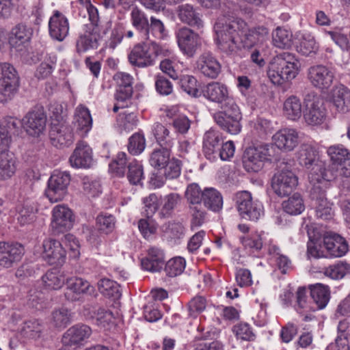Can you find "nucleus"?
<instances>
[{"label": "nucleus", "mask_w": 350, "mask_h": 350, "mask_svg": "<svg viewBox=\"0 0 350 350\" xmlns=\"http://www.w3.org/2000/svg\"><path fill=\"white\" fill-rule=\"evenodd\" d=\"M202 93L205 98L219 105L221 111L213 114L216 124L227 133L236 135L241 131L242 114L234 99L230 96L228 87L218 81L206 85Z\"/></svg>", "instance_id": "nucleus-1"}, {"label": "nucleus", "mask_w": 350, "mask_h": 350, "mask_svg": "<svg viewBox=\"0 0 350 350\" xmlns=\"http://www.w3.org/2000/svg\"><path fill=\"white\" fill-rule=\"evenodd\" d=\"M131 23L145 40H163L167 36L163 23L155 16L148 18L146 12L137 6L131 9Z\"/></svg>", "instance_id": "nucleus-2"}, {"label": "nucleus", "mask_w": 350, "mask_h": 350, "mask_svg": "<svg viewBox=\"0 0 350 350\" xmlns=\"http://www.w3.org/2000/svg\"><path fill=\"white\" fill-rule=\"evenodd\" d=\"M299 64L294 55L283 52L270 62L267 76L273 84L282 85L296 77L299 72Z\"/></svg>", "instance_id": "nucleus-3"}, {"label": "nucleus", "mask_w": 350, "mask_h": 350, "mask_svg": "<svg viewBox=\"0 0 350 350\" xmlns=\"http://www.w3.org/2000/svg\"><path fill=\"white\" fill-rule=\"evenodd\" d=\"M238 24L225 17L219 18L214 25L215 41L217 48L226 55H234L239 50Z\"/></svg>", "instance_id": "nucleus-4"}, {"label": "nucleus", "mask_w": 350, "mask_h": 350, "mask_svg": "<svg viewBox=\"0 0 350 350\" xmlns=\"http://www.w3.org/2000/svg\"><path fill=\"white\" fill-rule=\"evenodd\" d=\"M298 161L301 166L310 170L308 178L311 184L327 180L324 163L319 158L317 150L307 144L301 146Z\"/></svg>", "instance_id": "nucleus-5"}, {"label": "nucleus", "mask_w": 350, "mask_h": 350, "mask_svg": "<svg viewBox=\"0 0 350 350\" xmlns=\"http://www.w3.org/2000/svg\"><path fill=\"white\" fill-rule=\"evenodd\" d=\"M204 189L202 190L197 183L189 184L185 190V197L191 216V228L201 226L206 221L207 212L202 205Z\"/></svg>", "instance_id": "nucleus-6"}, {"label": "nucleus", "mask_w": 350, "mask_h": 350, "mask_svg": "<svg viewBox=\"0 0 350 350\" xmlns=\"http://www.w3.org/2000/svg\"><path fill=\"white\" fill-rule=\"evenodd\" d=\"M150 43L137 44L131 50L128 58L131 64L138 68H147L155 64L156 57L161 53L162 48L155 40Z\"/></svg>", "instance_id": "nucleus-7"}, {"label": "nucleus", "mask_w": 350, "mask_h": 350, "mask_svg": "<svg viewBox=\"0 0 350 350\" xmlns=\"http://www.w3.org/2000/svg\"><path fill=\"white\" fill-rule=\"evenodd\" d=\"M19 85L20 78L16 68L8 62H0V102L12 100Z\"/></svg>", "instance_id": "nucleus-8"}, {"label": "nucleus", "mask_w": 350, "mask_h": 350, "mask_svg": "<svg viewBox=\"0 0 350 350\" xmlns=\"http://www.w3.org/2000/svg\"><path fill=\"white\" fill-rule=\"evenodd\" d=\"M327 180L314 183L310 191V198L315 209L316 216L322 220H329L334 216L332 204L325 196Z\"/></svg>", "instance_id": "nucleus-9"}, {"label": "nucleus", "mask_w": 350, "mask_h": 350, "mask_svg": "<svg viewBox=\"0 0 350 350\" xmlns=\"http://www.w3.org/2000/svg\"><path fill=\"white\" fill-rule=\"evenodd\" d=\"M235 201L239 215L243 219L256 221L263 215L262 204L254 200L252 194L247 191L237 193Z\"/></svg>", "instance_id": "nucleus-10"}, {"label": "nucleus", "mask_w": 350, "mask_h": 350, "mask_svg": "<svg viewBox=\"0 0 350 350\" xmlns=\"http://www.w3.org/2000/svg\"><path fill=\"white\" fill-rule=\"evenodd\" d=\"M70 183V175L68 172L54 171L48 180L44 192L46 197L51 203L62 200L67 193Z\"/></svg>", "instance_id": "nucleus-11"}, {"label": "nucleus", "mask_w": 350, "mask_h": 350, "mask_svg": "<svg viewBox=\"0 0 350 350\" xmlns=\"http://www.w3.org/2000/svg\"><path fill=\"white\" fill-rule=\"evenodd\" d=\"M307 79L310 85L322 92L328 90L335 79L334 70L323 64L313 65L306 72Z\"/></svg>", "instance_id": "nucleus-12"}, {"label": "nucleus", "mask_w": 350, "mask_h": 350, "mask_svg": "<svg viewBox=\"0 0 350 350\" xmlns=\"http://www.w3.org/2000/svg\"><path fill=\"white\" fill-rule=\"evenodd\" d=\"M306 110L304 117L306 122L310 125H320L326 118V109L323 102L314 92L308 94L304 100Z\"/></svg>", "instance_id": "nucleus-13"}, {"label": "nucleus", "mask_w": 350, "mask_h": 350, "mask_svg": "<svg viewBox=\"0 0 350 350\" xmlns=\"http://www.w3.org/2000/svg\"><path fill=\"white\" fill-rule=\"evenodd\" d=\"M270 146L263 144L256 147L247 148L243 154V165L248 172H258L264 165V163L270 160L271 156Z\"/></svg>", "instance_id": "nucleus-14"}, {"label": "nucleus", "mask_w": 350, "mask_h": 350, "mask_svg": "<svg viewBox=\"0 0 350 350\" xmlns=\"http://www.w3.org/2000/svg\"><path fill=\"white\" fill-rule=\"evenodd\" d=\"M175 36L178 48L188 57H193L201 47L202 42L199 34L190 28H179L176 31Z\"/></svg>", "instance_id": "nucleus-15"}, {"label": "nucleus", "mask_w": 350, "mask_h": 350, "mask_svg": "<svg viewBox=\"0 0 350 350\" xmlns=\"http://www.w3.org/2000/svg\"><path fill=\"white\" fill-rule=\"evenodd\" d=\"M52 144L58 148L68 147L74 142V133L71 126L66 121L59 122L57 120L51 121L49 131Z\"/></svg>", "instance_id": "nucleus-16"}, {"label": "nucleus", "mask_w": 350, "mask_h": 350, "mask_svg": "<svg viewBox=\"0 0 350 350\" xmlns=\"http://www.w3.org/2000/svg\"><path fill=\"white\" fill-rule=\"evenodd\" d=\"M46 125V116L42 107L32 109L23 117V129L30 136L39 137L44 132Z\"/></svg>", "instance_id": "nucleus-17"}, {"label": "nucleus", "mask_w": 350, "mask_h": 350, "mask_svg": "<svg viewBox=\"0 0 350 350\" xmlns=\"http://www.w3.org/2000/svg\"><path fill=\"white\" fill-rule=\"evenodd\" d=\"M298 185V178L295 173L288 169H283L272 178L271 187L279 196L290 194Z\"/></svg>", "instance_id": "nucleus-18"}, {"label": "nucleus", "mask_w": 350, "mask_h": 350, "mask_svg": "<svg viewBox=\"0 0 350 350\" xmlns=\"http://www.w3.org/2000/svg\"><path fill=\"white\" fill-rule=\"evenodd\" d=\"M72 211L66 206L59 204L52 211L51 227L53 233L59 234L70 230L74 224Z\"/></svg>", "instance_id": "nucleus-19"}, {"label": "nucleus", "mask_w": 350, "mask_h": 350, "mask_svg": "<svg viewBox=\"0 0 350 350\" xmlns=\"http://www.w3.org/2000/svg\"><path fill=\"white\" fill-rule=\"evenodd\" d=\"M24 254V248L18 243L0 242V267L8 269L18 265Z\"/></svg>", "instance_id": "nucleus-20"}, {"label": "nucleus", "mask_w": 350, "mask_h": 350, "mask_svg": "<svg viewBox=\"0 0 350 350\" xmlns=\"http://www.w3.org/2000/svg\"><path fill=\"white\" fill-rule=\"evenodd\" d=\"M104 35L98 27H87L86 30L80 33L76 40L77 53L81 54L90 50L96 49Z\"/></svg>", "instance_id": "nucleus-21"}, {"label": "nucleus", "mask_w": 350, "mask_h": 350, "mask_svg": "<svg viewBox=\"0 0 350 350\" xmlns=\"http://www.w3.org/2000/svg\"><path fill=\"white\" fill-rule=\"evenodd\" d=\"M72 167L89 168L93 163V152L89 144L84 141L77 143L76 147L69 158Z\"/></svg>", "instance_id": "nucleus-22"}, {"label": "nucleus", "mask_w": 350, "mask_h": 350, "mask_svg": "<svg viewBox=\"0 0 350 350\" xmlns=\"http://www.w3.org/2000/svg\"><path fill=\"white\" fill-rule=\"evenodd\" d=\"M49 31L53 39L63 41L69 33L68 19L60 11L54 10L49 21Z\"/></svg>", "instance_id": "nucleus-23"}, {"label": "nucleus", "mask_w": 350, "mask_h": 350, "mask_svg": "<svg viewBox=\"0 0 350 350\" xmlns=\"http://www.w3.org/2000/svg\"><path fill=\"white\" fill-rule=\"evenodd\" d=\"M42 258L51 265H61L65 262L66 250L62 243L55 239H46L43 242Z\"/></svg>", "instance_id": "nucleus-24"}, {"label": "nucleus", "mask_w": 350, "mask_h": 350, "mask_svg": "<svg viewBox=\"0 0 350 350\" xmlns=\"http://www.w3.org/2000/svg\"><path fill=\"white\" fill-rule=\"evenodd\" d=\"M327 153L332 164L340 168L344 176H350V152L342 145L329 146Z\"/></svg>", "instance_id": "nucleus-25"}, {"label": "nucleus", "mask_w": 350, "mask_h": 350, "mask_svg": "<svg viewBox=\"0 0 350 350\" xmlns=\"http://www.w3.org/2000/svg\"><path fill=\"white\" fill-rule=\"evenodd\" d=\"M67 292L66 297L71 301L78 300L81 295H91L94 293V287L81 278L73 277L66 280Z\"/></svg>", "instance_id": "nucleus-26"}, {"label": "nucleus", "mask_w": 350, "mask_h": 350, "mask_svg": "<svg viewBox=\"0 0 350 350\" xmlns=\"http://www.w3.org/2000/svg\"><path fill=\"white\" fill-rule=\"evenodd\" d=\"M323 243L329 255L333 257L342 256L349 250L347 241L333 232L324 234Z\"/></svg>", "instance_id": "nucleus-27"}, {"label": "nucleus", "mask_w": 350, "mask_h": 350, "mask_svg": "<svg viewBox=\"0 0 350 350\" xmlns=\"http://www.w3.org/2000/svg\"><path fill=\"white\" fill-rule=\"evenodd\" d=\"M197 69L204 76L210 79H216L221 72V64L210 52H204L198 57Z\"/></svg>", "instance_id": "nucleus-28"}, {"label": "nucleus", "mask_w": 350, "mask_h": 350, "mask_svg": "<svg viewBox=\"0 0 350 350\" xmlns=\"http://www.w3.org/2000/svg\"><path fill=\"white\" fill-rule=\"evenodd\" d=\"M178 17L184 24L196 29L204 27V21L200 10L190 4L180 5L178 8Z\"/></svg>", "instance_id": "nucleus-29"}, {"label": "nucleus", "mask_w": 350, "mask_h": 350, "mask_svg": "<svg viewBox=\"0 0 350 350\" xmlns=\"http://www.w3.org/2000/svg\"><path fill=\"white\" fill-rule=\"evenodd\" d=\"M222 142V135L219 132L214 130L206 131L203 137L202 151L204 157L211 161H216Z\"/></svg>", "instance_id": "nucleus-30"}, {"label": "nucleus", "mask_w": 350, "mask_h": 350, "mask_svg": "<svg viewBox=\"0 0 350 350\" xmlns=\"http://www.w3.org/2000/svg\"><path fill=\"white\" fill-rule=\"evenodd\" d=\"M269 30L264 26H258L239 33V49H250L268 36Z\"/></svg>", "instance_id": "nucleus-31"}, {"label": "nucleus", "mask_w": 350, "mask_h": 350, "mask_svg": "<svg viewBox=\"0 0 350 350\" xmlns=\"http://www.w3.org/2000/svg\"><path fill=\"white\" fill-rule=\"evenodd\" d=\"M272 139L275 145L284 151H291L298 144V133L291 129L278 131L273 135Z\"/></svg>", "instance_id": "nucleus-32"}, {"label": "nucleus", "mask_w": 350, "mask_h": 350, "mask_svg": "<svg viewBox=\"0 0 350 350\" xmlns=\"http://www.w3.org/2000/svg\"><path fill=\"white\" fill-rule=\"evenodd\" d=\"M164 263V251L157 246H151L148 250L147 256L142 260V267L151 272L160 271Z\"/></svg>", "instance_id": "nucleus-33"}, {"label": "nucleus", "mask_w": 350, "mask_h": 350, "mask_svg": "<svg viewBox=\"0 0 350 350\" xmlns=\"http://www.w3.org/2000/svg\"><path fill=\"white\" fill-rule=\"evenodd\" d=\"M333 107L340 113L350 110V90L342 84L336 85L332 92L331 98Z\"/></svg>", "instance_id": "nucleus-34"}, {"label": "nucleus", "mask_w": 350, "mask_h": 350, "mask_svg": "<svg viewBox=\"0 0 350 350\" xmlns=\"http://www.w3.org/2000/svg\"><path fill=\"white\" fill-rule=\"evenodd\" d=\"M74 124L77 128V132L81 137L85 136L92 129V118L90 110L86 107L80 105L76 108Z\"/></svg>", "instance_id": "nucleus-35"}, {"label": "nucleus", "mask_w": 350, "mask_h": 350, "mask_svg": "<svg viewBox=\"0 0 350 350\" xmlns=\"http://www.w3.org/2000/svg\"><path fill=\"white\" fill-rule=\"evenodd\" d=\"M91 334L92 329L88 325L77 324L66 331L64 339L70 345H77L89 338Z\"/></svg>", "instance_id": "nucleus-36"}, {"label": "nucleus", "mask_w": 350, "mask_h": 350, "mask_svg": "<svg viewBox=\"0 0 350 350\" xmlns=\"http://www.w3.org/2000/svg\"><path fill=\"white\" fill-rule=\"evenodd\" d=\"M33 33L31 27L23 23L16 25L11 31L8 38L9 44L12 47H18L28 42Z\"/></svg>", "instance_id": "nucleus-37"}, {"label": "nucleus", "mask_w": 350, "mask_h": 350, "mask_svg": "<svg viewBox=\"0 0 350 350\" xmlns=\"http://www.w3.org/2000/svg\"><path fill=\"white\" fill-rule=\"evenodd\" d=\"M202 205L205 209L208 208L214 212L219 211L223 206L221 194L213 187L205 188Z\"/></svg>", "instance_id": "nucleus-38"}, {"label": "nucleus", "mask_w": 350, "mask_h": 350, "mask_svg": "<svg viewBox=\"0 0 350 350\" xmlns=\"http://www.w3.org/2000/svg\"><path fill=\"white\" fill-rule=\"evenodd\" d=\"M152 133L161 148L171 149L175 142V138L170 134L169 129L161 123L153 125Z\"/></svg>", "instance_id": "nucleus-39"}, {"label": "nucleus", "mask_w": 350, "mask_h": 350, "mask_svg": "<svg viewBox=\"0 0 350 350\" xmlns=\"http://www.w3.org/2000/svg\"><path fill=\"white\" fill-rule=\"evenodd\" d=\"M311 299L316 304V309L324 308L329 301L330 293L327 286L317 284L310 288Z\"/></svg>", "instance_id": "nucleus-40"}, {"label": "nucleus", "mask_w": 350, "mask_h": 350, "mask_svg": "<svg viewBox=\"0 0 350 350\" xmlns=\"http://www.w3.org/2000/svg\"><path fill=\"white\" fill-rule=\"evenodd\" d=\"M97 285L99 292L106 297L118 299L122 296L120 285L112 280L101 278Z\"/></svg>", "instance_id": "nucleus-41"}, {"label": "nucleus", "mask_w": 350, "mask_h": 350, "mask_svg": "<svg viewBox=\"0 0 350 350\" xmlns=\"http://www.w3.org/2000/svg\"><path fill=\"white\" fill-rule=\"evenodd\" d=\"M284 116L289 120H298L302 113V105L300 99L291 96L285 100L283 105Z\"/></svg>", "instance_id": "nucleus-42"}, {"label": "nucleus", "mask_w": 350, "mask_h": 350, "mask_svg": "<svg viewBox=\"0 0 350 350\" xmlns=\"http://www.w3.org/2000/svg\"><path fill=\"white\" fill-rule=\"evenodd\" d=\"M16 171L15 159L8 150L0 153V179L10 178Z\"/></svg>", "instance_id": "nucleus-43"}, {"label": "nucleus", "mask_w": 350, "mask_h": 350, "mask_svg": "<svg viewBox=\"0 0 350 350\" xmlns=\"http://www.w3.org/2000/svg\"><path fill=\"white\" fill-rule=\"evenodd\" d=\"M44 325L38 320L25 321L21 329V334L25 338L36 340L42 334Z\"/></svg>", "instance_id": "nucleus-44"}, {"label": "nucleus", "mask_w": 350, "mask_h": 350, "mask_svg": "<svg viewBox=\"0 0 350 350\" xmlns=\"http://www.w3.org/2000/svg\"><path fill=\"white\" fill-rule=\"evenodd\" d=\"M180 196L176 193H171L164 196L162 200V208L159 212L161 219L169 218L172 216L174 208L180 202Z\"/></svg>", "instance_id": "nucleus-45"}, {"label": "nucleus", "mask_w": 350, "mask_h": 350, "mask_svg": "<svg viewBox=\"0 0 350 350\" xmlns=\"http://www.w3.org/2000/svg\"><path fill=\"white\" fill-rule=\"evenodd\" d=\"M284 211L291 215L301 214L305 209V204L301 196L295 193L282 203Z\"/></svg>", "instance_id": "nucleus-46"}, {"label": "nucleus", "mask_w": 350, "mask_h": 350, "mask_svg": "<svg viewBox=\"0 0 350 350\" xmlns=\"http://www.w3.org/2000/svg\"><path fill=\"white\" fill-rule=\"evenodd\" d=\"M16 212V219L21 226L32 223L36 218V209L29 202L18 205Z\"/></svg>", "instance_id": "nucleus-47"}, {"label": "nucleus", "mask_w": 350, "mask_h": 350, "mask_svg": "<svg viewBox=\"0 0 350 350\" xmlns=\"http://www.w3.org/2000/svg\"><path fill=\"white\" fill-rule=\"evenodd\" d=\"M349 273H350V264L343 261L330 265L324 270V274L326 276L334 280L342 279Z\"/></svg>", "instance_id": "nucleus-48"}, {"label": "nucleus", "mask_w": 350, "mask_h": 350, "mask_svg": "<svg viewBox=\"0 0 350 350\" xmlns=\"http://www.w3.org/2000/svg\"><path fill=\"white\" fill-rule=\"evenodd\" d=\"M292 33L285 29L278 27L273 33V43L280 49H288L293 44Z\"/></svg>", "instance_id": "nucleus-49"}, {"label": "nucleus", "mask_w": 350, "mask_h": 350, "mask_svg": "<svg viewBox=\"0 0 350 350\" xmlns=\"http://www.w3.org/2000/svg\"><path fill=\"white\" fill-rule=\"evenodd\" d=\"M170 149L163 148L154 150L150 158V163L155 169L161 170L169 162L170 153Z\"/></svg>", "instance_id": "nucleus-50"}, {"label": "nucleus", "mask_w": 350, "mask_h": 350, "mask_svg": "<svg viewBox=\"0 0 350 350\" xmlns=\"http://www.w3.org/2000/svg\"><path fill=\"white\" fill-rule=\"evenodd\" d=\"M319 49L314 38L309 34H306L301 38L299 45L297 46V51L304 55L308 56L311 54H315Z\"/></svg>", "instance_id": "nucleus-51"}, {"label": "nucleus", "mask_w": 350, "mask_h": 350, "mask_svg": "<svg viewBox=\"0 0 350 350\" xmlns=\"http://www.w3.org/2000/svg\"><path fill=\"white\" fill-rule=\"evenodd\" d=\"M296 310L300 312H307L314 311L316 308L308 300L307 296V289L305 287H299L297 291Z\"/></svg>", "instance_id": "nucleus-52"}, {"label": "nucleus", "mask_w": 350, "mask_h": 350, "mask_svg": "<svg viewBox=\"0 0 350 350\" xmlns=\"http://www.w3.org/2000/svg\"><path fill=\"white\" fill-rule=\"evenodd\" d=\"M185 264V260L182 257L172 258L166 262L164 271L167 276L176 277L183 273Z\"/></svg>", "instance_id": "nucleus-53"}, {"label": "nucleus", "mask_w": 350, "mask_h": 350, "mask_svg": "<svg viewBox=\"0 0 350 350\" xmlns=\"http://www.w3.org/2000/svg\"><path fill=\"white\" fill-rule=\"evenodd\" d=\"M88 13L89 19L91 22L88 27H98L99 30L102 31L103 34H106L111 29V24L110 22L106 23L105 25L99 23V14L98 9L92 4H88L86 6Z\"/></svg>", "instance_id": "nucleus-54"}, {"label": "nucleus", "mask_w": 350, "mask_h": 350, "mask_svg": "<svg viewBox=\"0 0 350 350\" xmlns=\"http://www.w3.org/2000/svg\"><path fill=\"white\" fill-rule=\"evenodd\" d=\"M116 219L113 215L107 213H100L96 217L98 230L104 233H111L115 228Z\"/></svg>", "instance_id": "nucleus-55"}, {"label": "nucleus", "mask_w": 350, "mask_h": 350, "mask_svg": "<svg viewBox=\"0 0 350 350\" xmlns=\"http://www.w3.org/2000/svg\"><path fill=\"white\" fill-rule=\"evenodd\" d=\"M181 89L188 94L198 97L200 92L198 88V81L191 75H183L179 80Z\"/></svg>", "instance_id": "nucleus-56"}, {"label": "nucleus", "mask_w": 350, "mask_h": 350, "mask_svg": "<svg viewBox=\"0 0 350 350\" xmlns=\"http://www.w3.org/2000/svg\"><path fill=\"white\" fill-rule=\"evenodd\" d=\"M43 282L45 286L50 289H59L65 282V278L63 274L59 272L47 271L42 276Z\"/></svg>", "instance_id": "nucleus-57"}, {"label": "nucleus", "mask_w": 350, "mask_h": 350, "mask_svg": "<svg viewBox=\"0 0 350 350\" xmlns=\"http://www.w3.org/2000/svg\"><path fill=\"white\" fill-rule=\"evenodd\" d=\"M92 318L95 320L97 325L102 328L107 329L112 323L113 314L111 312L105 308H98L94 312V315Z\"/></svg>", "instance_id": "nucleus-58"}, {"label": "nucleus", "mask_w": 350, "mask_h": 350, "mask_svg": "<svg viewBox=\"0 0 350 350\" xmlns=\"http://www.w3.org/2000/svg\"><path fill=\"white\" fill-rule=\"evenodd\" d=\"M127 178L132 185L140 184L144 178L142 165L137 161H133L128 165Z\"/></svg>", "instance_id": "nucleus-59"}, {"label": "nucleus", "mask_w": 350, "mask_h": 350, "mask_svg": "<svg viewBox=\"0 0 350 350\" xmlns=\"http://www.w3.org/2000/svg\"><path fill=\"white\" fill-rule=\"evenodd\" d=\"M56 64V57H49L42 62L36 69L35 76L39 79H44L49 77L54 70Z\"/></svg>", "instance_id": "nucleus-60"}, {"label": "nucleus", "mask_w": 350, "mask_h": 350, "mask_svg": "<svg viewBox=\"0 0 350 350\" xmlns=\"http://www.w3.org/2000/svg\"><path fill=\"white\" fill-rule=\"evenodd\" d=\"M145 146L146 140L144 135L136 133L129 138L128 150L133 155L139 154L144 150Z\"/></svg>", "instance_id": "nucleus-61"}, {"label": "nucleus", "mask_w": 350, "mask_h": 350, "mask_svg": "<svg viewBox=\"0 0 350 350\" xmlns=\"http://www.w3.org/2000/svg\"><path fill=\"white\" fill-rule=\"evenodd\" d=\"M126 161V154L123 152H119L109 164V170L117 176L123 177L125 174Z\"/></svg>", "instance_id": "nucleus-62"}, {"label": "nucleus", "mask_w": 350, "mask_h": 350, "mask_svg": "<svg viewBox=\"0 0 350 350\" xmlns=\"http://www.w3.org/2000/svg\"><path fill=\"white\" fill-rule=\"evenodd\" d=\"M1 126L5 129L8 136H10L9 135H18L21 129L23 128V118L21 120L14 117H7Z\"/></svg>", "instance_id": "nucleus-63"}, {"label": "nucleus", "mask_w": 350, "mask_h": 350, "mask_svg": "<svg viewBox=\"0 0 350 350\" xmlns=\"http://www.w3.org/2000/svg\"><path fill=\"white\" fill-rule=\"evenodd\" d=\"M182 162L172 158L163 167V174L167 179H174L179 177L181 172Z\"/></svg>", "instance_id": "nucleus-64"}]
</instances>
